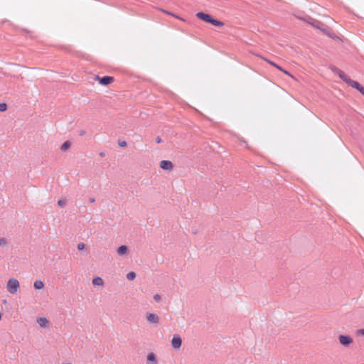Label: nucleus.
I'll return each mask as SVG.
<instances>
[{
	"label": "nucleus",
	"mask_w": 364,
	"mask_h": 364,
	"mask_svg": "<svg viewBox=\"0 0 364 364\" xmlns=\"http://www.w3.org/2000/svg\"><path fill=\"white\" fill-rule=\"evenodd\" d=\"M153 298H154V300L156 302H159L161 299V296L158 294H154Z\"/></svg>",
	"instance_id": "393cba45"
},
{
	"label": "nucleus",
	"mask_w": 364,
	"mask_h": 364,
	"mask_svg": "<svg viewBox=\"0 0 364 364\" xmlns=\"http://www.w3.org/2000/svg\"><path fill=\"white\" fill-rule=\"evenodd\" d=\"M156 142L157 144H160V143L163 142V140L161 139V138L160 136H157L156 138Z\"/></svg>",
	"instance_id": "c85d7f7f"
},
{
	"label": "nucleus",
	"mask_w": 364,
	"mask_h": 364,
	"mask_svg": "<svg viewBox=\"0 0 364 364\" xmlns=\"http://www.w3.org/2000/svg\"><path fill=\"white\" fill-rule=\"evenodd\" d=\"M147 361L151 363V364H158L156 356L154 353L151 352L147 355Z\"/></svg>",
	"instance_id": "9b49d317"
},
{
	"label": "nucleus",
	"mask_w": 364,
	"mask_h": 364,
	"mask_svg": "<svg viewBox=\"0 0 364 364\" xmlns=\"http://www.w3.org/2000/svg\"><path fill=\"white\" fill-rule=\"evenodd\" d=\"M136 278V273L134 272H129L127 274V279L129 281H132Z\"/></svg>",
	"instance_id": "a211bd4d"
},
{
	"label": "nucleus",
	"mask_w": 364,
	"mask_h": 364,
	"mask_svg": "<svg viewBox=\"0 0 364 364\" xmlns=\"http://www.w3.org/2000/svg\"><path fill=\"white\" fill-rule=\"evenodd\" d=\"M338 340L340 343L344 346H348L353 343V338L348 335H340Z\"/></svg>",
	"instance_id": "39448f33"
},
{
	"label": "nucleus",
	"mask_w": 364,
	"mask_h": 364,
	"mask_svg": "<svg viewBox=\"0 0 364 364\" xmlns=\"http://www.w3.org/2000/svg\"><path fill=\"white\" fill-rule=\"evenodd\" d=\"M1 319V314L0 313V320Z\"/></svg>",
	"instance_id": "f704fd0d"
},
{
	"label": "nucleus",
	"mask_w": 364,
	"mask_h": 364,
	"mask_svg": "<svg viewBox=\"0 0 364 364\" xmlns=\"http://www.w3.org/2000/svg\"><path fill=\"white\" fill-rule=\"evenodd\" d=\"M89 200L90 203H94L95 201V199L94 198H90Z\"/></svg>",
	"instance_id": "2f4dec72"
},
{
	"label": "nucleus",
	"mask_w": 364,
	"mask_h": 364,
	"mask_svg": "<svg viewBox=\"0 0 364 364\" xmlns=\"http://www.w3.org/2000/svg\"><path fill=\"white\" fill-rule=\"evenodd\" d=\"M267 62H268L270 65H273L274 67H275L276 68H277L279 70H283V68L279 66V65L276 64L275 63L271 61V60H267V59H264Z\"/></svg>",
	"instance_id": "6ab92c4d"
},
{
	"label": "nucleus",
	"mask_w": 364,
	"mask_h": 364,
	"mask_svg": "<svg viewBox=\"0 0 364 364\" xmlns=\"http://www.w3.org/2000/svg\"><path fill=\"white\" fill-rule=\"evenodd\" d=\"M84 134H85V130H80V136H82V135H84Z\"/></svg>",
	"instance_id": "7c9ffc66"
},
{
	"label": "nucleus",
	"mask_w": 364,
	"mask_h": 364,
	"mask_svg": "<svg viewBox=\"0 0 364 364\" xmlns=\"http://www.w3.org/2000/svg\"><path fill=\"white\" fill-rule=\"evenodd\" d=\"M8 109V106L5 102H0V112H5Z\"/></svg>",
	"instance_id": "aec40b11"
},
{
	"label": "nucleus",
	"mask_w": 364,
	"mask_h": 364,
	"mask_svg": "<svg viewBox=\"0 0 364 364\" xmlns=\"http://www.w3.org/2000/svg\"><path fill=\"white\" fill-rule=\"evenodd\" d=\"M332 70L348 85L349 84V80H352V79H350L343 70L338 69V68L334 67L332 68Z\"/></svg>",
	"instance_id": "7ed1b4c3"
},
{
	"label": "nucleus",
	"mask_w": 364,
	"mask_h": 364,
	"mask_svg": "<svg viewBox=\"0 0 364 364\" xmlns=\"http://www.w3.org/2000/svg\"><path fill=\"white\" fill-rule=\"evenodd\" d=\"M282 71L283 73H284L286 75L292 77V75L288 71L285 70L284 69H283V70H282Z\"/></svg>",
	"instance_id": "c756f323"
},
{
	"label": "nucleus",
	"mask_w": 364,
	"mask_h": 364,
	"mask_svg": "<svg viewBox=\"0 0 364 364\" xmlns=\"http://www.w3.org/2000/svg\"><path fill=\"white\" fill-rule=\"evenodd\" d=\"M92 284L95 286H102L103 285V279L100 277H95L92 279Z\"/></svg>",
	"instance_id": "4468645a"
},
{
	"label": "nucleus",
	"mask_w": 364,
	"mask_h": 364,
	"mask_svg": "<svg viewBox=\"0 0 364 364\" xmlns=\"http://www.w3.org/2000/svg\"><path fill=\"white\" fill-rule=\"evenodd\" d=\"M7 244V240L4 237L0 238V246L1 247H5Z\"/></svg>",
	"instance_id": "4be33fe9"
},
{
	"label": "nucleus",
	"mask_w": 364,
	"mask_h": 364,
	"mask_svg": "<svg viewBox=\"0 0 364 364\" xmlns=\"http://www.w3.org/2000/svg\"><path fill=\"white\" fill-rule=\"evenodd\" d=\"M58 205L61 207V208H63L65 205V200H59L58 201Z\"/></svg>",
	"instance_id": "a878e982"
},
{
	"label": "nucleus",
	"mask_w": 364,
	"mask_h": 364,
	"mask_svg": "<svg viewBox=\"0 0 364 364\" xmlns=\"http://www.w3.org/2000/svg\"><path fill=\"white\" fill-rule=\"evenodd\" d=\"M77 249L78 250L81 251V250H83L85 249V244L83 243V242H80L78 245H77Z\"/></svg>",
	"instance_id": "5701e85b"
},
{
	"label": "nucleus",
	"mask_w": 364,
	"mask_h": 364,
	"mask_svg": "<svg viewBox=\"0 0 364 364\" xmlns=\"http://www.w3.org/2000/svg\"><path fill=\"white\" fill-rule=\"evenodd\" d=\"M146 317L150 323L158 324L159 323V317L155 314L147 313Z\"/></svg>",
	"instance_id": "9d476101"
},
{
	"label": "nucleus",
	"mask_w": 364,
	"mask_h": 364,
	"mask_svg": "<svg viewBox=\"0 0 364 364\" xmlns=\"http://www.w3.org/2000/svg\"><path fill=\"white\" fill-rule=\"evenodd\" d=\"M358 334L360 336H364V328L359 329L358 331Z\"/></svg>",
	"instance_id": "cd10ccee"
},
{
	"label": "nucleus",
	"mask_w": 364,
	"mask_h": 364,
	"mask_svg": "<svg viewBox=\"0 0 364 364\" xmlns=\"http://www.w3.org/2000/svg\"><path fill=\"white\" fill-rule=\"evenodd\" d=\"M196 16L200 20L203 21L204 22L208 23H210V21H211V20L213 18V16L211 15H210L208 14H206V13H204L203 11L198 12L196 14Z\"/></svg>",
	"instance_id": "423d86ee"
},
{
	"label": "nucleus",
	"mask_w": 364,
	"mask_h": 364,
	"mask_svg": "<svg viewBox=\"0 0 364 364\" xmlns=\"http://www.w3.org/2000/svg\"><path fill=\"white\" fill-rule=\"evenodd\" d=\"M37 322L38 325L41 327H46L48 323V321L46 317H41L38 318Z\"/></svg>",
	"instance_id": "ddd939ff"
},
{
	"label": "nucleus",
	"mask_w": 364,
	"mask_h": 364,
	"mask_svg": "<svg viewBox=\"0 0 364 364\" xmlns=\"http://www.w3.org/2000/svg\"><path fill=\"white\" fill-rule=\"evenodd\" d=\"M192 232H193V234H196L197 231H196V230H193L192 231Z\"/></svg>",
	"instance_id": "72a5a7b5"
},
{
	"label": "nucleus",
	"mask_w": 364,
	"mask_h": 364,
	"mask_svg": "<svg viewBox=\"0 0 364 364\" xmlns=\"http://www.w3.org/2000/svg\"><path fill=\"white\" fill-rule=\"evenodd\" d=\"M95 77L99 80L100 84L102 85H108L114 80V77L112 76H103L100 77L98 75H95Z\"/></svg>",
	"instance_id": "20e7f679"
},
{
	"label": "nucleus",
	"mask_w": 364,
	"mask_h": 364,
	"mask_svg": "<svg viewBox=\"0 0 364 364\" xmlns=\"http://www.w3.org/2000/svg\"><path fill=\"white\" fill-rule=\"evenodd\" d=\"M160 168L165 171H171L173 168V164L171 161L163 160L160 162Z\"/></svg>",
	"instance_id": "6e6552de"
},
{
	"label": "nucleus",
	"mask_w": 364,
	"mask_h": 364,
	"mask_svg": "<svg viewBox=\"0 0 364 364\" xmlns=\"http://www.w3.org/2000/svg\"><path fill=\"white\" fill-rule=\"evenodd\" d=\"M100 155L101 156H105V154H104L103 152H101V153L100 154Z\"/></svg>",
	"instance_id": "473e14b6"
},
{
	"label": "nucleus",
	"mask_w": 364,
	"mask_h": 364,
	"mask_svg": "<svg viewBox=\"0 0 364 364\" xmlns=\"http://www.w3.org/2000/svg\"><path fill=\"white\" fill-rule=\"evenodd\" d=\"M162 11H163V12H164V13H166V14H168V15H171V16H174L175 18H178V19H180V20H181V21H185L183 18H182L179 17L178 16H177V15H176V14H173V13H171V12H170V11H165V10H162Z\"/></svg>",
	"instance_id": "412c9836"
},
{
	"label": "nucleus",
	"mask_w": 364,
	"mask_h": 364,
	"mask_svg": "<svg viewBox=\"0 0 364 364\" xmlns=\"http://www.w3.org/2000/svg\"><path fill=\"white\" fill-rule=\"evenodd\" d=\"M182 344V339L181 336L178 334L173 335L171 340L172 347L175 349H178L181 348Z\"/></svg>",
	"instance_id": "0eeeda50"
},
{
	"label": "nucleus",
	"mask_w": 364,
	"mask_h": 364,
	"mask_svg": "<svg viewBox=\"0 0 364 364\" xmlns=\"http://www.w3.org/2000/svg\"><path fill=\"white\" fill-rule=\"evenodd\" d=\"M311 18L310 16H307L304 20L307 22L308 23L311 24L312 26V20L309 19Z\"/></svg>",
	"instance_id": "bb28decb"
},
{
	"label": "nucleus",
	"mask_w": 364,
	"mask_h": 364,
	"mask_svg": "<svg viewBox=\"0 0 364 364\" xmlns=\"http://www.w3.org/2000/svg\"><path fill=\"white\" fill-rule=\"evenodd\" d=\"M71 146V142L68 140L65 141L60 147L61 151H66Z\"/></svg>",
	"instance_id": "f3484780"
},
{
	"label": "nucleus",
	"mask_w": 364,
	"mask_h": 364,
	"mask_svg": "<svg viewBox=\"0 0 364 364\" xmlns=\"http://www.w3.org/2000/svg\"><path fill=\"white\" fill-rule=\"evenodd\" d=\"M20 287L18 281L15 278H11L7 282V291L14 294H16Z\"/></svg>",
	"instance_id": "f03ea898"
},
{
	"label": "nucleus",
	"mask_w": 364,
	"mask_h": 364,
	"mask_svg": "<svg viewBox=\"0 0 364 364\" xmlns=\"http://www.w3.org/2000/svg\"><path fill=\"white\" fill-rule=\"evenodd\" d=\"M210 23L218 27H222L224 26V23L223 21L214 18L213 17Z\"/></svg>",
	"instance_id": "2eb2a0df"
},
{
	"label": "nucleus",
	"mask_w": 364,
	"mask_h": 364,
	"mask_svg": "<svg viewBox=\"0 0 364 364\" xmlns=\"http://www.w3.org/2000/svg\"><path fill=\"white\" fill-rule=\"evenodd\" d=\"M44 287V284L42 281L41 280H36L34 284H33V287L36 289H43Z\"/></svg>",
	"instance_id": "dca6fc26"
},
{
	"label": "nucleus",
	"mask_w": 364,
	"mask_h": 364,
	"mask_svg": "<svg viewBox=\"0 0 364 364\" xmlns=\"http://www.w3.org/2000/svg\"><path fill=\"white\" fill-rule=\"evenodd\" d=\"M118 145L120 147H126L127 146V142L124 140H119L118 141Z\"/></svg>",
	"instance_id": "b1692460"
},
{
	"label": "nucleus",
	"mask_w": 364,
	"mask_h": 364,
	"mask_svg": "<svg viewBox=\"0 0 364 364\" xmlns=\"http://www.w3.org/2000/svg\"><path fill=\"white\" fill-rule=\"evenodd\" d=\"M309 19L312 20V26L314 28L321 30L323 33L326 34L327 36L333 38L336 36L334 33L331 31V28L326 24L323 23L319 21L314 19L313 18H309Z\"/></svg>",
	"instance_id": "f257e3e1"
},
{
	"label": "nucleus",
	"mask_w": 364,
	"mask_h": 364,
	"mask_svg": "<svg viewBox=\"0 0 364 364\" xmlns=\"http://www.w3.org/2000/svg\"><path fill=\"white\" fill-rule=\"evenodd\" d=\"M118 255H124L127 253L128 252V247L126 245H120L117 250Z\"/></svg>",
	"instance_id": "f8f14e48"
},
{
	"label": "nucleus",
	"mask_w": 364,
	"mask_h": 364,
	"mask_svg": "<svg viewBox=\"0 0 364 364\" xmlns=\"http://www.w3.org/2000/svg\"><path fill=\"white\" fill-rule=\"evenodd\" d=\"M348 86H350L355 89H356L358 92H360L364 96V87L362 86L358 82L355 80H349Z\"/></svg>",
	"instance_id": "1a4fd4ad"
}]
</instances>
